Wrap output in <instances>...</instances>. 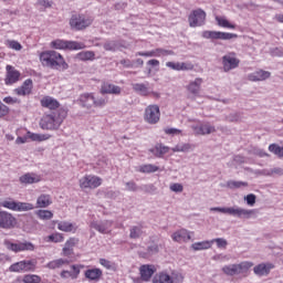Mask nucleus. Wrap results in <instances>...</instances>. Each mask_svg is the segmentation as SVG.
Listing matches in <instances>:
<instances>
[{
	"mask_svg": "<svg viewBox=\"0 0 283 283\" xmlns=\"http://www.w3.org/2000/svg\"><path fill=\"white\" fill-rule=\"evenodd\" d=\"M40 62L43 67H50L51 70H59L65 72L70 70V64L65 61V57L56 51H44L40 54Z\"/></svg>",
	"mask_w": 283,
	"mask_h": 283,
	"instance_id": "1",
	"label": "nucleus"
},
{
	"mask_svg": "<svg viewBox=\"0 0 283 283\" xmlns=\"http://www.w3.org/2000/svg\"><path fill=\"white\" fill-rule=\"evenodd\" d=\"M67 113L60 111L59 113L44 114L40 119V128L46 132H56L63 125Z\"/></svg>",
	"mask_w": 283,
	"mask_h": 283,
	"instance_id": "2",
	"label": "nucleus"
},
{
	"mask_svg": "<svg viewBox=\"0 0 283 283\" xmlns=\"http://www.w3.org/2000/svg\"><path fill=\"white\" fill-rule=\"evenodd\" d=\"M92 23H94V18L81 13L73 14L69 21L71 30H75L76 32L87 30Z\"/></svg>",
	"mask_w": 283,
	"mask_h": 283,
	"instance_id": "3",
	"label": "nucleus"
},
{
	"mask_svg": "<svg viewBox=\"0 0 283 283\" xmlns=\"http://www.w3.org/2000/svg\"><path fill=\"white\" fill-rule=\"evenodd\" d=\"M51 48H53V50H70V51H74V50H85V43L83 42H77V41H67V40H53L50 43Z\"/></svg>",
	"mask_w": 283,
	"mask_h": 283,
	"instance_id": "4",
	"label": "nucleus"
},
{
	"mask_svg": "<svg viewBox=\"0 0 283 283\" xmlns=\"http://www.w3.org/2000/svg\"><path fill=\"white\" fill-rule=\"evenodd\" d=\"M222 273H224V275H230L231 277H233V275L247 277V273H249V262L245 261L238 264L224 265L222 268Z\"/></svg>",
	"mask_w": 283,
	"mask_h": 283,
	"instance_id": "5",
	"label": "nucleus"
},
{
	"mask_svg": "<svg viewBox=\"0 0 283 283\" xmlns=\"http://www.w3.org/2000/svg\"><path fill=\"white\" fill-rule=\"evenodd\" d=\"M0 207L9 209L10 211H32L34 209V205L30 202L14 201L12 199L0 202Z\"/></svg>",
	"mask_w": 283,
	"mask_h": 283,
	"instance_id": "6",
	"label": "nucleus"
},
{
	"mask_svg": "<svg viewBox=\"0 0 283 283\" xmlns=\"http://www.w3.org/2000/svg\"><path fill=\"white\" fill-rule=\"evenodd\" d=\"M80 189H98L103 185V178L95 175H85L78 181Z\"/></svg>",
	"mask_w": 283,
	"mask_h": 283,
	"instance_id": "7",
	"label": "nucleus"
},
{
	"mask_svg": "<svg viewBox=\"0 0 283 283\" xmlns=\"http://www.w3.org/2000/svg\"><path fill=\"white\" fill-rule=\"evenodd\" d=\"M144 120L148 125H156L160 122V107L156 104L148 105L144 112Z\"/></svg>",
	"mask_w": 283,
	"mask_h": 283,
	"instance_id": "8",
	"label": "nucleus"
},
{
	"mask_svg": "<svg viewBox=\"0 0 283 283\" xmlns=\"http://www.w3.org/2000/svg\"><path fill=\"white\" fill-rule=\"evenodd\" d=\"M207 21V12L202 9L192 10L188 17L190 28H200Z\"/></svg>",
	"mask_w": 283,
	"mask_h": 283,
	"instance_id": "9",
	"label": "nucleus"
},
{
	"mask_svg": "<svg viewBox=\"0 0 283 283\" xmlns=\"http://www.w3.org/2000/svg\"><path fill=\"white\" fill-rule=\"evenodd\" d=\"M36 269V263L34 261H19L9 266L10 273H28L30 271H34Z\"/></svg>",
	"mask_w": 283,
	"mask_h": 283,
	"instance_id": "10",
	"label": "nucleus"
},
{
	"mask_svg": "<svg viewBox=\"0 0 283 283\" xmlns=\"http://www.w3.org/2000/svg\"><path fill=\"white\" fill-rule=\"evenodd\" d=\"M3 244L8 251H12L13 253H21L23 251H34V244L30 242H18L14 243L8 239L3 241Z\"/></svg>",
	"mask_w": 283,
	"mask_h": 283,
	"instance_id": "11",
	"label": "nucleus"
},
{
	"mask_svg": "<svg viewBox=\"0 0 283 283\" xmlns=\"http://www.w3.org/2000/svg\"><path fill=\"white\" fill-rule=\"evenodd\" d=\"M18 220L14 214L8 211H0V229H4L6 231L10 229H14L17 227Z\"/></svg>",
	"mask_w": 283,
	"mask_h": 283,
	"instance_id": "12",
	"label": "nucleus"
},
{
	"mask_svg": "<svg viewBox=\"0 0 283 283\" xmlns=\"http://www.w3.org/2000/svg\"><path fill=\"white\" fill-rule=\"evenodd\" d=\"M202 38L203 39L221 40V41H231V39H238V34L222 32V31H203Z\"/></svg>",
	"mask_w": 283,
	"mask_h": 283,
	"instance_id": "13",
	"label": "nucleus"
},
{
	"mask_svg": "<svg viewBox=\"0 0 283 283\" xmlns=\"http://www.w3.org/2000/svg\"><path fill=\"white\" fill-rule=\"evenodd\" d=\"M6 72L4 85H14V83L21 81V72L17 70V67L8 64L6 66Z\"/></svg>",
	"mask_w": 283,
	"mask_h": 283,
	"instance_id": "14",
	"label": "nucleus"
},
{
	"mask_svg": "<svg viewBox=\"0 0 283 283\" xmlns=\"http://www.w3.org/2000/svg\"><path fill=\"white\" fill-rule=\"evenodd\" d=\"M222 65H223V72H231V70H235V67H239L240 60L238 56H235V53L230 52L222 56Z\"/></svg>",
	"mask_w": 283,
	"mask_h": 283,
	"instance_id": "15",
	"label": "nucleus"
},
{
	"mask_svg": "<svg viewBox=\"0 0 283 283\" xmlns=\"http://www.w3.org/2000/svg\"><path fill=\"white\" fill-rule=\"evenodd\" d=\"M158 269L154 264H144L139 268V275L143 282H149Z\"/></svg>",
	"mask_w": 283,
	"mask_h": 283,
	"instance_id": "16",
	"label": "nucleus"
},
{
	"mask_svg": "<svg viewBox=\"0 0 283 283\" xmlns=\"http://www.w3.org/2000/svg\"><path fill=\"white\" fill-rule=\"evenodd\" d=\"M191 129L195 132V136H207L216 133V126H211L209 123L192 125Z\"/></svg>",
	"mask_w": 283,
	"mask_h": 283,
	"instance_id": "17",
	"label": "nucleus"
},
{
	"mask_svg": "<svg viewBox=\"0 0 283 283\" xmlns=\"http://www.w3.org/2000/svg\"><path fill=\"white\" fill-rule=\"evenodd\" d=\"M32 90H34V82H32V78H28L20 87L15 88L14 92L17 96H30Z\"/></svg>",
	"mask_w": 283,
	"mask_h": 283,
	"instance_id": "18",
	"label": "nucleus"
},
{
	"mask_svg": "<svg viewBox=\"0 0 283 283\" xmlns=\"http://www.w3.org/2000/svg\"><path fill=\"white\" fill-rule=\"evenodd\" d=\"M40 105H41V107H45L46 109H50L51 112H54L61 107V103L52 96L42 97L40 101Z\"/></svg>",
	"mask_w": 283,
	"mask_h": 283,
	"instance_id": "19",
	"label": "nucleus"
},
{
	"mask_svg": "<svg viewBox=\"0 0 283 283\" xmlns=\"http://www.w3.org/2000/svg\"><path fill=\"white\" fill-rule=\"evenodd\" d=\"M84 277L88 280V282H101L103 277V270H101L99 268L87 269L84 272Z\"/></svg>",
	"mask_w": 283,
	"mask_h": 283,
	"instance_id": "20",
	"label": "nucleus"
},
{
	"mask_svg": "<svg viewBox=\"0 0 283 283\" xmlns=\"http://www.w3.org/2000/svg\"><path fill=\"white\" fill-rule=\"evenodd\" d=\"M78 105L84 109H92L94 107V93H83L77 99Z\"/></svg>",
	"mask_w": 283,
	"mask_h": 283,
	"instance_id": "21",
	"label": "nucleus"
},
{
	"mask_svg": "<svg viewBox=\"0 0 283 283\" xmlns=\"http://www.w3.org/2000/svg\"><path fill=\"white\" fill-rule=\"evenodd\" d=\"M171 239L179 244H181V242H189V240H191V232L187 229H180L171 234Z\"/></svg>",
	"mask_w": 283,
	"mask_h": 283,
	"instance_id": "22",
	"label": "nucleus"
},
{
	"mask_svg": "<svg viewBox=\"0 0 283 283\" xmlns=\"http://www.w3.org/2000/svg\"><path fill=\"white\" fill-rule=\"evenodd\" d=\"M275 269V264L273 263H261L253 268V271L255 275H259V277H264L271 273Z\"/></svg>",
	"mask_w": 283,
	"mask_h": 283,
	"instance_id": "23",
	"label": "nucleus"
},
{
	"mask_svg": "<svg viewBox=\"0 0 283 283\" xmlns=\"http://www.w3.org/2000/svg\"><path fill=\"white\" fill-rule=\"evenodd\" d=\"M202 83H205V80H202L201 77H197L193 81L189 82V84L186 86V90L190 94H193V96H198V94H200Z\"/></svg>",
	"mask_w": 283,
	"mask_h": 283,
	"instance_id": "24",
	"label": "nucleus"
},
{
	"mask_svg": "<svg viewBox=\"0 0 283 283\" xmlns=\"http://www.w3.org/2000/svg\"><path fill=\"white\" fill-rule=\"evenodd\" d=\"M101 94H115L118 95L123 90L118 85L108 82H103L99 88Z\"/></svg>",
	"mask_w": 283,
	"mask_h": 283,
	"instance_id": "25",
	"label": "nucleus"
},
{
	"mask_svg": "<svg viewBox=\"0 0 283 283\" xmlns=\"http://www.w3.org/2000/svg\"><path fill=\"white\" fill-rule=\"evenodd\" d=\"M19 180L21 185H36V182H41V176L34 172H28L22 175Z\"/></svg>",
	"mask_w": 283,
	"mask_h": 283,
	"instance_id": "26",
	"label": "nucleus"
},
{
	"mask_svg": "<svg viewBox=\"0 0 283 283\" xmlns=\"http://www.w3.org/2000/svg\"><path fill=\"white\" fill-rule=\"evenodd\" d=\"M57 229L64 233H76L78 227L70 221H60L57 223Z\"/></svg>",
	"mask_w": 283,
	"mask_h": 283,
	"instance_id": "27",
	"label": "nucleus"
},
{
	"mask_svg": "<svg viewBox=\"0 0 283 283\" xmlns=\"http://www.w3.org/2000/svg\"><path fill=\"white\" fill-rule=\"evenodd\" d=\"M52 205V196L48 193H42L36 199V207L39 209H48Z\"/></svg>",
	"mask_w": 283,
	"mask_h": 283,
	"instance_id": "28",
	"label": "nucleus"
},
{
	"mask_svg": "<svg viewBox=\"0 0 283 283\" xmlns=\"http://www.w3.org/2000/svg\"><path fill=\"white\" fill-rule=\"evenodd\" d=\"M70 265V260L67 259H55L53 261H50L46 264V269H51L52 271L56 269H63L64 266Z\"/></svg>",
	"mask_w": 283,
	"mask_h": 283,
	"instance_id": "29",
	"label": "nucleus"
},
{
	"mask_svg": "<svg viewBox=\"0 0 283 283\" xmlns=\"http://www.w3.org/2000/svg\"><path fill=\"white\" fill-rule=\"evenodd\" d=\"M150 154H154L156 158H163L165 154H169V147L163 144H157L155 147L149 149Z\"/></svg>",
	"mask_w": 283,
	"mask_h": 283,
	"instance_id": "30",
	"label": "nucleus"
},
{
	"mask_svg": "<svg viewBox=\"0 0 283 283\" xmlns=\"http://www.w3.org/2000/svg\"><path fill=\"white\" fill-rule=\"evenodd\" d=\"M27 134H28V138H30V140H33L34 143H43L52 138V135L50 134H39V133H32V132H28Z\"/></svg>",
	"mask_w": 283,
	"mask_h": 283,
	"instance_id": "31",
	"label": "nucleus"
},
{
	"mask_svg": "<svg viewBox=\"0 0 283 283\" xmlns=\"http://www.w3.org/2000/svg\"><path fill=\"white\" fill-rule=\"evenodd\" d=\"M153 283H174V279L167 272H158L153 277Z\"/></svg>",
	"mask_w": 283,
	"mask_h": 283,
	"instance_id": "32",
	"label": "nucleus"
},
{
	"mask_svg": "<svg viewBox=\"0 0 283 283\" xmlns=\"http://www.w3.org/2000/svg\"><path fill=\"white\" fill-rule=\"evenodd\" d=\"M217 25L219 28H226L228 30H235V24L227 19V17L217 15L216 17Z\"/></svg>",
	"mask_w": 283,
	"mask_h": 283,
	"instance_id": "33",
	"label": "nucleus"
},
{
	"mask_svg": "<svg viewBox=\"0 0 283 283\" xmlns=\"http://www.w3.org/2000/svg\"><path fill=\"white\" fill-rule=\"evenodd\" d=\"M266 78H271V72L259 70L250 75V81H266Z\"/></svg>",
	"mask_w": 283,
	"mask_h": 283,
	"instance_id": "34",
	"label": "nucleus"
},
{
	"mask_svg": "<svg viewBox=\"0 0 283 283\" xmlns=\"http://www.w3.org/2000/svg\"><path fill=\"white\" fill-rule=\"evenodd\" d=\"M134 92H137V94H140V96H149L151 93L149 92V86L144 83H135L133 84Z\"/></svg>",
	"mask_w": 283,
	"mask_h": 283,
	"instance_id": "35",
	"label": "nucleus"
},
{
	"mask_svg": "<svg viewBox=\"0 0 283 283\" xmlns=\"http://www.w3.org/2000/svg\"><path fill=\"white\" fill-rule=\"evenodd\" d=\"M139 174H156V171H160V167L154 164H144L138 168Z\"/></svg>",
	"mask_w": 283,
	"mask_h": 283,
	"instance_id": "36",
	"label": "nucleus"
},
{
	"mask_svg": "<svg viewBox=\"0 0 283 283\" xmlns=\"http://www.w3.org/2000/svg\"><path fill=\"white\" fill-rule=\"evenodd\" d=\"M213 247V241H201V242H196L191 244V249L193 251H205L207 249H211Z\"/></svg>",
	"mask_w": 283,
	"mask_h": 283,
	"instance_id": "37",
	"label": "nucleus"
},
{
	"mask_svg": "<svg viewBox=\"0 0 283 283\" xmlns=\"http://www.w3.org/2000/svg\"><path fill=\"white\" fill-rule=\"evenodd\" d=\"M64 240H65V237L61 232H54L44 238V242H53L54 244L64 242Z\"/></svg>",
	"mask_w": 283,
	"mask_h": 283,
	"instance_id": "38",
	"label": "nucleus"
},
{
	"mask_svg": "<svg viewBox=\"0 0 283 283\" xmlns=\"http://www.w3.org/2000/svg\"><path fill=\"white\" fill-rule=\"evenodd\" d=\"M78 61H94L96 59V53L94 51H82L76 54Z\"/></svg>",
	"mask_w": 283,
	"mask_h": 283,
	"instance_id": "39",
	"label": "nucleus"
},
{
	"mask_svg": "<svg viewBox=\"0 0 283 283\" xmlns=\"http://www.w3.org/2000/svg\"><path fill=\"white\" fill-rule=\"evenodd\" d=\"M223 213H228L229 216H237V218H242V216H247L249 211L241 208H226Z\"/></svg>",
	"mask_w": 283,
	"mask_h": 283,
	"instance_id": "40",
	"label": "nucleus"
},
{
	"mask_svg": "<svg viewBox=\"0 0 283 283\" xmlns=\"http://www.w3.org/2000/svg\"><path fill=\"white\" fill-rule=\"evenodd\" d=\"M35 216L39 220H52V218H54V213L52 211L43 209L35 211Z\"/></svg>",
	"mask_w": 283,
	"mask_h": 283,
	"instance_id": "41",
	"label": "nucleus"
},
{
	"mask_svg": "<svg viewBox=\"0 0 283 283\" xmlns=\"http://www.w3.org/2000/svg\"><path fill=\"white\" fill-rule=\"evenodd\" d=\"M4 45H7L9 50H15V52H21V50H23V45L17 40H7Z\"/></svg>",
	"mask_w": 283,
	"mask_h": 283,
	"instance_id": "42",
	"label": "nucleus"
},
{
	"mask_svg": "<svg viewBox=\"0 0 283 283\" xmlns=\"http://www.w3.org/2000/svg\"><path fill=\"white\" fill-rule=\"evenodd\" d=\"M269 151H271V154H274V156H277V158H283V146H280L277 144H271L269 146Z\"/></svg>",
	"mask_w": 283,
	"mask_h": 283,
	"instance_id": "43",
	"label": "nucleus"
},
{
	"mask_svg": "<svg viewBox=\"0 0 283 283\" xmlns=\"http://www.w3.org/2000/svg\"><path fill=\"white\" fill-rule=\"evenodd\" d=\"M23 283H41V276L36 274H25L22 279Z\"/></svg>",
	"mask_w": 283,
	"mask_h": 283,
	"instance_id": "44",
	"label": "nucleus"
},
{
	"mask_svg": "<svg viewBox=\"0 0 283 283\" xmlns=\"http://www.w3.org/2000/svg\"><path fill=\"white\" fill-rule=\"evenodd\" d=\"M140 235H143V227H133L130 228V233H129V238H132V240H136L138 238H140Z\"/></svg>",
	"mask_w": 283,
	"mask_h": 283,
	"instance_id": "45",
	"label": "nucleus"
},
{
	"mask_svg": "<svg viewBox=\"0 0 283 283\" xmlns=\"http://www.w3.org/2000/svg\"><path fill=\"white\" fill-rule=\"evenodd\" d=\"M210 242H212V244L216 242L218 249H227V245L229 244V242L223 238L212 239Z\"/></svg>",
	"mask_w": 283,
	"mask_h": 283,
	"instance_id": "46",
	"label": "nucleus"
},
{
	"mask_svg": "<svg viewBox=\"0 0 283 283\" xmlns=\"http://www.w3.org/2000/svg\"><path fill=\"white\" fill-rule=\"evenodd\" d=\"M229 189H240V187H247V182L230 180L227 182Z\"/></svg>",
	"mask_w": 283,
	"mask_h": 283,
	"instance_id": "47",
	"label": "nucleus"
},
{
	"mask_svg": "<svg viewBox=\"0 0 283 283\" xmlns=\"http://www.w3.org/2000/svg\"><path fill=\"white\" fill-rule=\"evenodd\" d=\"M105 105H107V98L105 97L96 98V96H94V102H93L94 107H105Z\"/></svg>",
	"mask_w": 283,
	"mask_h": 283,
	"instance_id": "48",
	"label": "nucleus"
},
{
	"mask_svg": "<svg viewBox=\"0 0 283 283\" xmlns=\"http://www.w3.org/2000/svg\"><path fill=\"white\" fill-rule=\"evenodd\" d=\"M193 70V63L180 62V72H191Z\"/></svg>",
	"mask_w": 283,
	"mask_h": 283,
	"instance_id": "49",
	"label": "nucleus"
},
{
	"mask_svg": "<svg viewBox=\"0 0 283 283\" xmlns=\"http://www.w3.org/2000/svg\"><path fill=\"white\" fill-rule=\"evenodd\" d=\"M170 191H174L175 193H182V191H185V187L182 184H171Z\"/></svg>",
	"mask_w": 283,
	"mask_h": 283,
	"instance_id": "50",
	"label": "nucleus"
},
{
	"mask_svg": "<svg viewBox=\"0 0 283 283\" xmlns=\"http://www.w3.org/2000/svg\"><path fill=\"white\" fill-rule=\"evenodd\" d=\"M174 51L171 50H165V49H157V57L160 56H174Z\"/></svg>",
	"mask_w": 283,
	"mask_h": 283,
	"instance_id": "51",
	"label": "nucleus"
},
{
	"mask_svg": "<svg viewBox=\"0 0 283 283\" xmlns=\"http://www.w3.org/2000/svg\"><path fill=\"white\" fill-rule=\"evenodd\" d=\"M136 56H146V57L158 56L157 49L153 51L137 52Z\"/></svg>",
	"mask_w": 283,
	"mask_h": 283,
	"instance_id": "52",
	"label": "nucleus"
},
{
	"mask_svg": "<svg viewBox=\"0 0 283 283\" xmlns=\"http://www.w3.org/2000/svg\"><path fill=\"white\" fill-rule=\"evenodd\" d=\"M10 114V108L0 101V118H3Z\"/></svg>",
	"mask_w": 283,
	"mask_h": 283,
	"instance_id": "53",
	"label": "nucleus"
},
{
	"mask_svg": "<svg viewBox=\"0 0 283 283\" xmlns=\"http://www.w3.org/2000/svg\"><path fill=\"white\" fill-rule=\"evenodd\" d=\"M85 265H72L71 269L73 270V280H76L78 275H81V269H84Z\"/></svg>",
	"mask_w": 283,
	"mask_h": 283,
	"instance_id": "54",
	"label": "nucleus"
},
{
	"mask_svg": "<svg viewBox=\"0 0 283 283\" xmlns=\"http://www.w3.org/2000/svg\"><path fill=\"white\" fill-rule=\"evenodd\" d=\"M170 279H172V283H181L182 280H185V276H182L178 272H172V274L170 275Z\"/></svg>",
	"mask_w": 283,
	"mask_h": 283,
	"instance_id": "55",
	"label": "nucleus"
},
{
	"mask_svg": "<svg viewBox=\"0 0 283 283\" xmlns=\"http://www.w3.org/2000/svg\"><path fill=\"white\" fill-rule=\"evenodd\" d=\"M76 244H78V239L77 238H70L64 247H67L69 249H74V247H76Z\"/></svg>",
	"mask_w": 283,
	"mask_h": 283,
	"instance_id": "56",
	"label": "nucleus"
},
{
	"mask_svg": "<svg viewBox=\"0 0 283 283\" xmlns=\"http://www.w3.org/2000/svg\"><path fill=\"white\" fill-rule=\"evenodd\" d=\"M166 67L175 70L176 72H180V62H167Z\"/></svg>",
	"mask_w": 283,
	"mask_h": 283,
	"instance_id": "57",
	"label": "nucleus"
},
{
	"mask_svg": "<svg viewBox=\"0 0 283 283\" xmlns=\"http://www.w3.org/2000/svg\"><path fill=\"white\" fill-rule=\"evenodd\" d=\"M191 149V146L189 144L178 145L172 148V151H189Z\"/></svg>",
	"mask_w": 283,
	"mask_h": 283,
	"instance_id": "58",
	"label": "nucleus"
},
{
	"mask_svg": "<svg viewBox=\"0 0 283 283\" xmlns=\"http://www.w3.org/2000/svg\"><path fill=\"white\" fill-rule=\"evenodd\" d=\"M62 255L64 258H70V255H74V249L64 245V248L62 249Z\"/></svg>",
	"mask_w": 283,
	"mask_h": 283,
	"instance_id": "59",
	"label": "nucleus"
},
{
	"mask_svg": "<svg viewBox=\"0 0 283 283\" xmlns=\"http://www.w3.org/2000/svg\"><path fill=\"white\" fill-rule=\"evenodd\" d=\"M99 264L102 266H104V269H107L109 271V269H112V266H114V264L112 263V261L107 260V259H99Z\"/></svg>",
	"mask_w": 283,
	"mask_h": 283,
	"instance_id": "60",
	"label": "nucleus"
},
{
	"mask_svg": "<svg viewBox=\"0 0 283 283\" xmlns=\"http://www.w3.org/2000/svg\"><path fill=\"white\" fill-rule=\"evenodd\" d=\"M165 134L174 136V135L182 134V130L178 128H165Z\"/></svg>",
	"mask_w": 283,
	"mask_h": 283,
	"instance_id": "61",
	"label": "nucleus"
},
{
	"mask_svg": "<svg viewBox=\"0 0 283 283\" xmlns=\"http://www.w3.org/2000/svg\"><path fill=\"white\" fill-rule=\"evenodd\" d=\"M3 103H7V105H14L15 103H18V99L11 96H8L3 98Z\"/></svg>",
	"mask_w": 283,
	"mask_h": 283,
	"instance_id": "62",
	"label": "nucleus"
},
{
	"mask_svg": "<svg viewBox=\"0 0 283 283\" xmlns=\"http://www.w3.org/2000/svg\"><path fill=\"white\" fill-rule=\"evenodd\" d=\"M120 65H123L124 67H134V64L132 63L130 60L124 59L119 61Z\"/></svg>",
	"mask_w": 283,
	"mask_h": 283,
	"instance_id": "63",
	"label": "nucleus"
},
{
	"mask_svg": "<svg viewBox=\"0 0 283 283\" xmlns=\"http://www.w3.org/2000/svg\"><path fill=\"white\" fill-rule=\"evenodd\" d=\"M126 187H127L128 191H136V189H138V186H136V182H134V181L127 182Z\"/></svg>",
	"mask_w": 283,
	"mask_h": 283,
	"instance_id": "64",
	"label": "nucleus"
}]
</instances>
